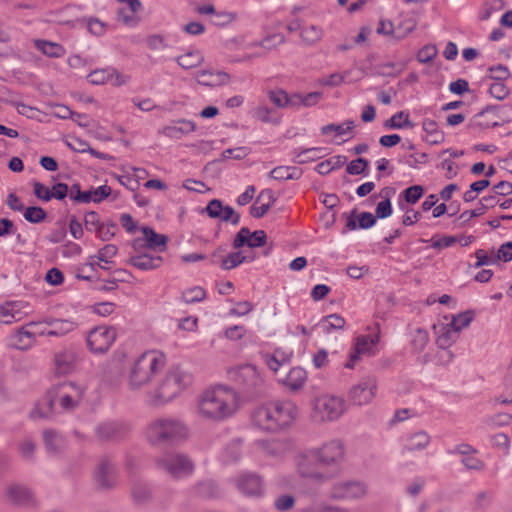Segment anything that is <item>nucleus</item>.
Segmentation results:
<instances>
[{"instance_id":"603ef678","label":"nucleus","mask_w":512,"mask_h":512,"mask_svg":"<svg viewBox=\"0 0 512 512\" xmlns=\"http://www.w3.org/2000/svg\"><path fill=\"white\" fill-rule=\"evenodd\" d=\"M355 128V122L353 120H346L341 124H328L321 128V133L327 135L331 132H335L336 135L341 136L350 133Z\"/></svg>"},{"instance_id":"6e6d98bb","label":"nucleus","mask_w":512,"mask_h":512,"mask_svg":"<svg viewBox=\"0 0 512 512\" xmlns=\"http://www.w3.org/2000/svg\"><path fill=\"white\" fill-rule=\"evenodd\" d=\"M272 114L273 110L266 105H258L252 112L253 117L263 123L278 124L280 120L273 118Z\"/></svg>"},{"instance_id":"052dcab7","label":"nucleus","mask_w":512,"mask_h":512,"mask_svg":"<svg viewBox=\"0 0 512 512\" xmlns=\"http://www.w3.org/2000/svg\"><path fill=\"white\" fill-rule=\"evenodd\" d=\"M205 296V290L199 286H196L185 290L182 293L181 298L186 304H193L202 301Z\"/></svg>"},{"instance_id":"e2e57ef3","label":"nucleus","mask_w":512,"mask_h":512,"mask_svg":"<svg viewBox=\"0 0 512 512\" xmlns=\"http://www.w3.org/2000/svg\"><path fill=\"white\" fill-rule=\"evenodd\" d=\"M111 191V187L102 185L95 189L84 191V193L89 195L90 202L100 203L111 194Z\"/></svg>"},{"instance_id":"a18cd8bd","label":"nucleus","mask_w":512,"mask_h":512,"mask_svg":"<svg viewBox=\"0 0 512 512\" xmlns=\"http://www.w3.org/2000/svg\"><path fill=\"white\" fill-rule=\"evenodd\" d=\"M300 174L299 169L296 167L278 166L270 171L269 176L274 180L286 181L290 179H298Z\"/></svg>"},{"instance_id":"bf43d9fd","label":"nucleus","mask_w":512,"mask_h":512,"mask_svg":"<svg viewBox=\"0 0 512 512\" xmlns=\"http://www.w3.org/2000/svg\"><path fill=\"white\" fill-rule=\"evenodd\" d=\"M323 151L322 148H308L303 149L301 151H295V159L296 163H306L310 161H314L321 156L319 155Z\"/></svg>"},{"instance_id":"2f4dec72","label":"nucleus","mask_w":512,"mask_h":512,"mask_svg":"<svg viewBox=\"0 0 512 512\" xmlns=\"http://www.w3.org/2000/svg\"><path fill=\"white\" fill-rule=\"evenodd\" d=\"M260 448L262 451L271 457H281L289 450V444L286 440L274 439L271 441L260 442Z\"/></svg>"},{"instance_id":"f8f14e48","label":"nucleus","mask_w":512,"mask_h":512,"mask_svg":"<svg viewBox=\"0 0 512 512\" xmlns=\"http://www.w3.org/2000/svg\"><path fill=\"white\" fill-rule=\"evenodd\" d=\"M322 467L338 468L345 458V446L339 439H333L315 448Z\"/></svg>"},{"instance_id":"6ab92c4d","label":"nucleus","mask_w":512,"mask_h":512,"mask_svg":"<svg viewBox=\"0 0 512 512\" xmlns=\"http://www.w3.org/2000/svg\"><path fill=\"white\" fill-rule=\"evenodd\" d=\"M53 362L56 374L69 375L77 368L78 355L73 349H63L55 353Z\"/></svg>"},{"instance_id":"a878e982","label":"nucleus","mask_w":512,"mask_h":512,"mask_svg":"<svg viewBox=\"0 0 512 512\" xmlns=\"http://www.w3.org/2000/svg\"><path fill=\"white\" fill-rule=\"evenodd\" d=\"M229 80L230 75L224 71L201 70L196 75L198 84L209 87L225 85Z\"/></svg>"},{"instance_id":"393cba45","label":"nucleus","mask_w":512,"mask_h":512,"mask_svg":"<svg viewBox=\"0 0 512 512\" xmlns=\"http://www.w3.org/2000/svg\"><path fill=\"white\" fill-rule=\"evenodd\" d=\"M196 129V124L191 120L179 119L164 126L159 133L172 139H180Z\"/></svg>"},{"instance_id":"1a4fd4ad","label":"nucleus","mask_w":512,"mask_h":512,"mask_svg":"<svg viewBox=\"0 0 512 512\" xmlns=\"http://www.w3.org/2000/svg\"><path fill=\"white\" fill-rule=\"evenodd\" d=\"M156 466L173 478L190 475L194 469L191 459L181 453L167 452L155 460Z\"/></svg>"},{"instance_id":"aec40b11","label":"nucleus","mask_w":512,"mask_h":512,"mask_svg":"<svg viewBox=\"0 0 512 512\" xmlns=\"http://www.w3.org/2000/svg\"><path fill=\"white\" fill-rule=\"evenodd\" d=\"M267 236L263 230H256L250 232L247 227H242L236 234L233 247L235 249L241 248L247 245L250 248L262 247L266 244Z\"/></svg>"},{"instance_id":"c03bdc74","label":"nucleus","mask_w":512,"mask_h":512,"mask_svg":"<svg viewBox=\"0 0 512 512\" xmlns=\"http://www.w3.org/2000/svg\"><path fill=\"white\" fill-rule=\"evenodd\" d=\"M253 259L254 257L246 256L242 251H237L222 257L220 262L224 270H231L244 262H251Z\"/></svg>"},{"instance_id":"c9c22d12","label":"nucleus","mask_w":512,"mask_h":512,"mask_svg":"<svg viewBox=\"0 0 512 512\" xmlns=\"http://www.w3.org/2000/svg\"><path fill=\"white\" fill-rule=\"evenodd\" d=\"M431 441L430 435L425 431H418L407 439L403 450L405 452H413L425 449Z\"/></svg>"},{"instance_id":"423d86ee","label":"nucleus","mask_w":512,"mask_h":512,"mask_svg":"<svg viewBox=\"0 0 512 512\" xmlns=\"http://www.w3.org/2000/svg\"><path fill=\"white\" fill-rule=\"evenodd\" d=\"M85 392L84 386L65 381L51 387L47 397H50L54 405H59L63 411H71L83 401Z\"/></svg>"},{"instance_id":"4d7b16f0","label":"nucleus","mask_w":512,"mask_h":512,"mask_svg":"<svg viewBox=\"0 0 512 512\" xmlns=\"http://www.w3.org/2000/svg\"><path fill=\"white\" fill-rule=\"evenodd\" d=\"M113 73V68L96 69L88 74L87 78L93 85H103L109 82V76Z\"/></svg>"},{"instance_id":"2eb2a0df","label":"nucleus","mask_w":512,"mask_h":512,"mask_svg":"<svg viewBox=\"0 0 512 512\" xmlns=\"http://www.w3.org/2000/svg\"><path fill=\"white\" fill-rule=\"evenodd\" d=\"M130 426L119 421H104L95 427V435L99 441H118L127 436Z\"/></svg>"},{"instance_id":"864d4df0","label":"nucleus","mask_w":512,"mask_h":512,"mask_svg":"<svg viewBox=\"0 0 512 512\" xmlns=\"http://www.w3.org/2000/svg\"><path fill=\"white\" fill-rule=\"evenodd\" d=\"M196 493L202 498H214L220 493L218 486L212 480L200 482L196 487Z\"/></svg>"},{"instance_id":"9b49d317","label":"nucleus","mask_w":512,"mask_h":512,"mask_svg":"<svg viewBox=\"0 0 512 512\" xmlns=\"http://www.w3.org/2000/svg\"><path fill=\"white\" fill-rule=\"evenodd\" d=\"M378 382L375 376L367 375L348 391L350 402L357 406L370 404L376 396Z\"/></svg>"},{"instance_id":"8fccbe9b","label":"nucleus","mask_w":512,"mask_h":512,"mask_svg":"<svg viewBox=\"0 0 512 512\" xmlns=\"http://www.w3.org/2000/svg\"><path fill=\"white\" fill-rule=\"evenodd\" d=\"M323 35L321 27L316 25H308L301 28L300 37L302 41L307 45H312L318 42Z\"/></svg>"},{"instance_id":"f257e3e1","label":"nucleus","mask_w":512,"mask_h":512,"mask_svg":"<svg viewBox=\"0 0 512 512\" xmlns=\"http://www.w3.org/2000/svg\"><path fill=\"white\" fill-rule=\"evenodd\" d=\"M239 393L232 387L217 385L203 391L197 401L200 418L222 422L233 417L240 409Z\"/></svg>"},{"instance_id":"dca6fc26","label":"nucleus","mask_w":512,"mask_h":512,"mask_svg":"<svg viewBox=\"0 0 512 512\" xmlns=\"http://www.w3.org/2000/svg\"><path fill=\"white\" fill-rule=\"evenodd\" d=\"M94 479L101 489H111L117 484L115 465L108 459H101L94 471Z\"/></svg>"},{"instance_id":"680f3d73","label":"nucleus","mask_w":512,"mask_h":512,"mask_svg":"<svg viewBox=\"0 0 512 512\" xmlns=\"http://www.w3.org/2000/svg\"><path fill=\"white\" fill-rule=\"evenodd\" d=\"M47 214L45 210L38 206H32L26 208L24 211V218L30 223H40L45 220Z\"/></svg>"},{"instance_id":"c756f323","label":"nucleus","mask_w":512,"mask_h":512,"mask_svg":"<svg viewBox=\"0 0 512 512\" xmlns=\"http://www.w3.org/2000/svg\"><path fill=\"white\" fill-rule=\"evenodd\" d=\"M33 43L35 48L47 57L61 58L66 54L65 48L57 42L44 39H35Z\"/></svg>"},{"instance_id":"f704fd0d","label":"nucleus","mask_w":512,"mask_h":512,"mask_svg":"<svg viewBox=\"0 0 512 512\" xmlns=\"http://www.w3.org/2000/svg\"><path fill=\"white\" fill-rule=\"evenodd\" d=\"M379 342V335H363L356 338L355 349L362 355H375V348Z\"/></svg>"},{"instance_id":"58836bf2","label":"nucleus","mask_w":512,"mask_h":512,"mask_svg":"<svg viewBox=\"0 0 512 512\" xmlns=\"http://www.w3.org/2000/svg\"><path fill=\"white\" fill-rule=\"evenodd\" d=\"M393 189L389 187H385L380 191V196L383 198L382 201H380L375 210V217L384 219L389 217L392 214V205L390 201V196L393 193Z\"/></svg>"},{"instance_id":"bb28decb","label":"nucleus","mask_w":512,"mask_h":512,"mask_svg":"<svg viewBox=\"0 0 512 512\" xmlns=\"http://www.w3.org/2000/svg\"><path fill=\"white\" fill-rule=\"evenodd\" d=\"M6 498L14 504L24 505L32 501L33 495L27 487L19 484H11L6 488Z\"/></svg>"},{"instance_id":"0eeeda50","label":"nucleus","mask_w":512,"mask_h":512,"mask_svg":"<svg viewBox=\"0 0 512 512\" xmlns=\"http://www.w3.org/2000/svg\"><path fill=\"white\" fill-rule=\"evenodd\" d=\"M227 376L247 394L261 393L265 387L264 376L251 364L232 367L227 370Z\"/></svg>"},{"instance_id":"b1692460","label":"nucleus","mask_w":512,"mask_h":512,"mask_svg":"<svg viewBox=\"0 0 512 512\" xmlns=\"http://www.w3.org/2000/svg\"><path fill=\"white\" fill-rule=\"evenodd\" d=\"M264 358L269 369L278 376L283 370H287L289 368L292 352L276 349L272 354H266Z\"/></svg>"},{"instance_id":"a19ab883","label":"nucleus","mask_w":512,"mask_h":512,"mask_svg":"<svg viewBox=\"0 0 512 512\" xmlns=\"http://www.w3.org/2000/svg\"><path fill=\"white\" fill-rule=\"evenodd\" d=\"M54 406L52 399L48 397L46 400L35 404L30 411V418L33 420L48 419L54 414Z\"/></svg>"},{"instance_id":"0e129e2a","label":"nucleus","mask_w":512,"mask_h":512,"mask_svg":"<svg viewBox=\"0 0 512 512\" xmlns=\"http://www.w3.org/2000/svg\"><path fill=\"white\" fill-rule=\"evenodd\" d=\"M35 450H36V444L30 438H26L23 441H21L18 446V451H19L21 457L25 460H32Z\"/></svg>"},{"instance_id":"f3484780","label":"nucleus","mask_w":512,"mask_h":512,"mask_svg":"<svg viewBox=\"0 0 512 512\" xmlns=\"http://www.w3.org/2000/svg\"><path fill=\"white\" fill-rule=\"evenodd\" d=\"M271 404L280 429L289 426L298 416L299 409L291 400H276Z\"/></svg>"},{"instance_id":"09e8293b","label":"nucleus","mask_w":512,"mask_h":512,"mask_svg":"<svg viewBox=\"0 0 512 512\" xmlns=\"http://www.w3.org/2000/svg\"><path fill=\"white\" fill-rule=\"evenodd\" d=\"M296 504V498L293 494L282 493L277 495L273 500V508L278 512L291 511Z\"/></svg>"},{"instance_id":"a211bd4d","label":"nucleus","mask_w":512,"mask_h":512,"mask_svg":"<svg viewBox=\"0 0 512 512\" xmlns=\"http://www.w3.org/2000/svg\"><path fill=\"white\" fill-rule=\"evenodd\" d=\"M252 422L262 430L277 431L280 429L271 402L258 406L253 411Z\"/></svg>"},{"instance_id":"f03ea898","label":"nucleus","mask_w":512,"mask_h":512,"mask_svg":"<svg viewBox=\"0 0 512 512\" xmlns=\"http://www.w3.org/2000/svg\"><path fill=\"white\" fill-rule=\"evenodd\" d=\"M191 383V375L180 367L171 368L158 385L146 394L145 402L161 407L176 398Z\"/></svg>"},{"instance_id":"79ce46f5","label":"nucleus","mask_w":512,"mask_h":512,"mask_svg":"<svg viewBox=\"0 0 512 512\" xmlns=\"http://www.w3.org/2000/svg\"><path fill=\"white\" fill-rule=\"evenodd\" d=\"M131 495L136 504L142 505L151 499L152 492L145 482L137 480L132 485Z\"/></svg>"},{"instance_id":"37998d69","label":"nucleus","mask_w":512,"mask_h":512,"mask_svg":"<svg viewBox=\"0 0 512 512\" xmlns=\"http://www.w3.org/2000/svg\"><path fill=\"white\" fill-rule=\"evenodd\" d=\"M204 61V57L200 51H189L176 58V62L183 69H192L200 66Z\"/></svg>"},{"instance_id":"de8ad7c7","label":"nucleus","mask_w":512,"mask_h":512,"mask_svg":"<svg viewBox=\"0 0 512 512\" xmlns=\"http://www.w3.org/2000/svg\"><path fill=\"white\" fill-rule=\"evenodd\" d=\"M493 493L490 491L478 492L471 501V509L475 512H485L491 505Z\"/></svg>"},{"instance_id":"9d476101","label":"nucleus","mask_w":512,"mask_h":512,"mask_svg":"<svg viewBox=\"0 0 512 512\" xmlns=\"http://www.w3.org/2000/svg\"><path fill=\"white\" fill-rule=\"evenodd\" d=\"M368 493L365 482L358 480L339 481L329 489V498L332 500H357L364 498Z\"/></svg>"},{"instance_id":"ddd939ff","label":"nucleus","mask_w":512,"mask_h":512,"mask_svg":"<svg viewBox=\"0 0 512 512\" xmlns=\"http://www.w3.org/2000/svg\"><path fill=\"white\" fill-rule=\"evenodd\" d=\"M116 339V331L112 327L98 326L89 331L86 341L92 353H105Z\"/></svg>"},{"instance_id":"49530a36","label":"nucleus","mask_w":512,"mask_h":512,"mask_svg":"<svg viewBox=\"0 0 512 512\" xmlns=\"http://www.w3.org/2000/svg\"><path fill=\"white\" fill-rule=\"evenodd\" d=\"M324 333H330L333 330H342L345 326V319L338 314L325 316L319 323Z\"/></svg>"},{"instance_id":"4c0bfd02","label":"nucleus","mask_w":512,"mask_h":512,"mask_svg":"<svg viewBox=\"0 0 512 512\" xmlns=\"http://www.w3.org/2000/svg\"><path fill=\"white\" fill-rule=\"evenodd\" d=\"M422 127L426 133L425 140L429 144L436 145L444 141V133L438 128L434 120L425 119L422 123Z\"/></svg>"},{"instance_id":"cd10ccee","label":"nucleus","mask_w":512,"mask_h":512,"mask_svg":"<svg viewBox=\"0 0 512 512\" xmlns=\"http://www.w3.org/2000/svg\"><path fill=\"white\" fill-rule=\"evenodd\" d=\"M162 262L161 256H153L146 253L131 256L129 259L131 265L143 271L157 269L162 265Z\"/></svg>"},{"instance_id":"6e6552de","label":"nucleus","mask_w":512,"mask_h":512,"mask_svg":"<svg viewBox=\"0 0 512 512\" xmlns=\"http://www.w3.org/2000/svg\"><path fill=\"white\" fill-rule=\"evenodd\" d=\"M295 469L298 475L316 483L330 481L336 474L320 471L321 464L315 449L298 453L294 458Z\"/></svg>"},{"instance_id":"5701e85b","label":"nucleus","mask_w":512,"mask_h":512,"mask_svg":"<svg viewBox=\"0 0 512 512\" xmlns=\"http://www.w3.org/2000/svg\"><path fill=\"white\" fill-rule=\"evenodd\" d=\"M436 335V343L439 348L445 350L450 347L459 337L457 330L448 322L439 321L433 325Z\"/></svg>"},{"instance_id":"72a5a7b5","label":"nucleus","mask_w":512,"mask_h":512,"mask_svg":"<svg viewBox=\"0 0 512 512\" xmlns=\"http://www.w3.org/2000/svg\"><path fill=\"white\" fill-rule=\"evenodd\" d=\"M261 200H266V202L261 205L254 204L250 207V214L254 218H261L268 212L271 205L275 202L273 192L269 189L261 191L257 198V202Z\"/></svg>"},{"instance_id":"7ed1b4c3","label":"nucleus","mask_w":512,"mask_h":512,"mask_svg":"<svg viewBox=\"0 0 512 512\" xmlns=\"http://www.w3.org/2000/svg\"><path fill=\"white\" fill-rule=\"evenodd\" d=\"M188 436L189 429L186 424L173 417H157L145 428V438L154 446L177 443Z\"/></svg>"},{"instance_id":"4468645a","label":"nucleus","mask_w":512,"mask_h":512,"mask_svg":"<svg viewBox=\"0 0 512 512\" xmlns=\"http://www.w3.org/2000/svg\"><path fill=\"white\" fill-rule=\"evenodd\" d=\"M236 487L245 496L262 497L265 494V484L263 478L251 472L239 475L235 480Z\"/></svg>"},{"instance_id":"412c9836","label":"nucleus","mask_w":512,"mask_h":512,"mask_svg":"<svg viewBox=\"0 0 512 512\" xmlns=\"http://www.w3.org/2000/svg\"><path fill=\"white\" fill-rule=\"evenodd\" d=\"M205 211L209 217L223 222H231L233 225H237L240 221V215L232 207L223 205L218 199L211 200Z\"/></svg>"},{"instance_id":"7c9ffc66","label":"nucleus","mask_w":512,"mask_h":512,"mask_svg":"<svg viewBox=\"0 0 512 512\" xmlns=\"http://www.w3.org/2000/svg\"><path fill=\"white\" fill-rule=\"evenodd\" d=\"M142 232L148 248L158 250L159 252L166 250L168 242L167 236L156 233L150 227H144Z\"/></svg>"},{"instance_id":"ea45409f","label":"nucleus","mask_w":512,"mask_h":512,"mask_svg":"<svg viewBox=\"0 0 512 512\" xmlns=\"http://www.w3.org/2000/svg\"><path fill=\"white\" fill-rule=\"evenodd\" d=\"M413 29H414V25H411L405 31H401L400 28H395L391 21L380 20L376 31L378 34L391 36L392 38H395L396 40H400V39H403Z\"/></svg>"},{"instance_id":"c85d7f7f","label":"nucleus","mask_w":512,"mask_h":512,"mask_svg":"<svg viewBox=\"0 0 512 512\" xmlns=\"http://www.w3.org/2000/svg\"><path fill=\"white\" fill-rule=\"evenodd\" d=\"M44 323L49 326V332H46L47 336L61 337L76 328V324L67 319H46Z\"/></svg>"},{"instance_id":"20e7f679","label":"nucleus","mask_w":512,"mask_h":512,"mask_svg":"<svg viewBox=\"0 0 512 512\" xmlns=\"http://www.w3.org/2000/svg\"><path fill=\"white\" fill-rule=\"evenodd\" d=\"M166 364V356L158 350H149L141 354L135 361L130 375L129 387L138 390L150 383Z\"/></svg>"},{"instance_id":"e433bc0d","label":"nucleus","mask_w":512,"mask_h":512,"mask_svg":"<svg viewBox=\"0 0 512 512\" xmlns=\"http://www.w3.org/2000/svg\"><path fill=\"white\" fill-rule=\"evenodd\" d=\"M43 439L46 450L49 453L56 454L65 448L64 438L54 430H45L43 432Z\"/></svg>"},{"instance_id":"39448f33","label":"nucleus","mask_w":512,"mask_h":512,"mask_svg":"<svg viewBox=\"0 0 512 512\" xmlns=\"http://www.w3.org/2000/svg\"><path fill=\"white\" fill-rule=\"evenodd\" d=\"M311 418L316 423L334 422L347 410V404L341 396L323 394L312 400Z\"/></svg>"},{"instance_id":"5fc2aeb1","label":"nucleus","mask_w":512,"mask_h":512,"mask_svg":"<svg viewBox=\"0 0 512 512\" xmlns=\"http://www.w3.org/2000/svg\"><path fill=\"white\" fill-rule=\"evenodd\" d=\"M285 41H286V39H285L284 35H282L280 33H276V34L269 35V36L265 37L260 42H254V43L250 44V46L251 47H261L264 50H271V49L277 47L278 45L283 44Z\"/></svg>"},{"instance_id":"473e14b6","label":"nucleus","mask_w":512,"mask_h":512,"mask_svg":"<svg viewBox=\"0 0 512 512\" xmlns=\"http://www.w3.org/2000/svg\"><path fill=\"white\" fill-rule=\"evenodd\" d=\"M39 326H40V323L30 322V323H27L26 325L22 326L18 330V332L15 336L18 348L24 349V348L29 347L32 344V342L36 338L34 328H39Z\"/></svg>"},{"instance_id":"774afa93","label":"nucleus","mask_w":512,"mask_h":512,"mask_svg":"<svg viewBox=\"0 0 512 512\" xmlns=\"http://www.w3.org/2000/svg\"><path fill=\"white\" fill-rule=\"evenodd\" d=\"M489 94L497 100H503L509 95V89L503 82L496 81L490 85Z\"/></svg>"},{"instance_id":"338daca9","label":"nucleus","mask_w":512,"mask_h":512,"mask_svg":"<svg viewBox=\"0 0 512 512\" xmlns=\"http://www.w3.org/2000/svg\"><path fill=\"white\" fill-rule=\"evenodd\" d=\"M424 193V189L420 185H413L403 191L404 199L407 203L415 204L419 201Z\"/></svg>"},{"instance_id":"4be33fe9","label":"nucleus","mask_w":512,"mask_h":512,"mask_svg":"<svg viewBox=\"0 0 512 512\" xmlns=\"http://www.w3.org/2000/svg\"><path fill=\"white\" fill-rule=\"evenodd\" d=\"M277 377L279 383L291 391L302 389L307 381V373L301 367H292L283 370Z\"/></svg>"},{"instance_id":"69168bd1","label":"nucleus","mask_w":512,"mask_h":512,"mask_svg":"<svg viewBox=\"0 0 512 512\" xmlns=\"http://www.w3.org/2000/svg\"><path fill=\"white\" fill-rule=\"evenodd\" d=\"M16 313L14 311L13 304H6L0 306V323L11 324L18 321Z\"/></svg>"},{"instance_id":"3c124183","label":"nucleus","mask_w":512,"mask_h":512,"mask_svg":"<svg viewBox=\"0 0 512 512\" xmlns=\"http://www.w3.org/2000/svg\"><path fill=\"white\" fill-rule=\"evenodd\" d=\"M384 126L391 129L412 128L414 124L409 120V115L404 111L397 112L385 121Z\"/></svg>"},{"instance_id":"13d9d810","label":"nucleus","mask_w":512,"mask_h":512,"mask_svg":"<svg viewBox=\"0 0 512 512\" xmlns=\"http://www.w3.org/2000/svg\"><path fill=\"white\" fill-rule=\"evenodd\" d=\"M473 320V313L471 311H466L460 313L456 316H453L452 319L448 322L458 333L466 327L470 325Z\"/></svg>"}]
</instances>
